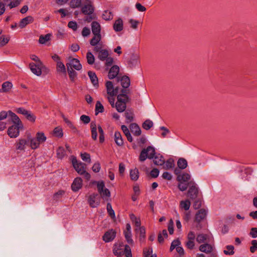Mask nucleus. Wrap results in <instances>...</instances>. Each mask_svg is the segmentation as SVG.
<instances>
[{"mask_svg": "<svg viewBox=\"0 0 257 257\" xmlns=\"http://www.w3.org/2000/svg\"><path fill=\"white\" fill-rule=\"evenodd\" d=\"M156 154L155 148L152 146H148L147 148L143 149L139 156V161L140 162L145 161L147 158L152 159L154 158V155Z\"/></svg>", "mask_w": 257, "mask_h": 257, "instance_id": "nucleus-4", "label": "nucleus"}, {"mask_svg": "<svg viewBox=\"0 0 257 257\" xmlns=\"http://www.w3.org/2000/svg\"><path fill=\"white\" fill-rule=\"evenodd\" d=\"M130 176L131 179L133 181H137L139 177V172L137 168L131 169L130 171Z\"/></svg>", "mask_w": 257, "mask_h": 257, "instance_id": "nucleus-33", "label": "nucleus"}, {"mask_svg": "<svg viewBox=\"0 0 257 257\" xmlns=\"http://www.w3.org/2000/svg\"><path fill=\"white\" fill-rule=\"evenodd\" d=\"M178 187L179 189L181 191H185L188 187H189V182L187 183L183 181H179Z\"/></svg>", "mask_w": 257, "mask_h": 257, "instance_id": "nucleus-51", "label": "nucleus"}, {"mask_svg": "<svg viewBox=\"0 0 257 257\" xmlns=\"http://www.w3.org/2000/svg\"><path fill=\"white\" fill-rule=\"evenodd\" d=\"M140 56L137 54H132L130 59L127 60V64L130 68L135 67L139 62Z\"/></svg>", "mask_w": 257, "mask_h": 257, "instance_id": "nucleus-11", "label": "nucleus"}, {"mask_svg": "<svg viewBox=\"0 0 257 257\" xmlns=\"http://www.w3.org/2000/svg\"><path fill=\"white\" fill-rule=\"evenodd\" d=\"M37 141L39 142L41 144L44 143L46 140V137L45 136L44 134L42 132H38L36 134V136Z\"/></svg>", "mask_w": 257, "mask_h": 257, "instance_id": "nucleus-48", "label": "nucleus"}, {"mask_svg": "<svg viewBox=\"0 0 257 257\" xmlns=\"http://www.w3.org/2000/svg\"><path fill=\"white\" fill-rule=\"evenodd\" d=\"M68 27L69 28L72 29L74 31H75L77 29L78 25L76 22L70 21L69 22V23L68 24Z\"/></svg>", "mask_w": 257, "mask_h": 257, "instance_id": "nucleus-63", "label": "nucleus"}, {"mask_svg": "<svg viewBox=\"0 0 257 257\" xmlns=\"http://www.w3.org/2000/svg\"><path fill=\"white\" fill-rule=\"evenodd\" d=\"M99 201L98 194L95 193L90 195L88 199L89 205L93 208L96 207L99 204Z\"/></svg>", "mask_w": 257, "mask_h": 257, "instance_id": "nucleus-10", "label": "nucleus"}, {"mask_svg": "<svg viewBox=\"0 0 257 257\" xmlns=\"http://www.w3.org/2000/svg\"><path fill=\"white\" fill-rule=\"evenodd\" d=\"M72 165L76 171L80 175H83L86 180H89L91 176L86 171V165L81 162H78L76 158L74 156H70Z\"/></svg>", "mask_w": 257, "mask_h": 257, "instance_id": "nucleus-1", "label": "nucleus"}, {"mask_svg": "<svg viewBox=\"0 0 257 257\" xmlns=\"http://www.w3.org/2000/svg\"><path fill=\"white\" fill-rule=\"evenodd\" d=\"M153 162L156 165L162 166L165 163L163 156L160 154L154 155Z\"/></svg>", "mask_w": 257, "mask_h": 257, "instance_id": "nucleus-23", "label": "nucleus"}, {"mask_svg": "<svg viewBox=\"0 0 257 257\" xmlns=\"http://www.w3.org/2000/svg\"><path fill=\"white\" fill-rule=\"evenodd\" d=\"M9 38L4 36L0 37V46L2 47L7 44L9 41Z\"/></svg>", "mask_w": 257, "mask_h": 257, "instance_id": "nucleus-62", "label": "nucleus"}, {"mask_svg": "<svg viewBox=\"0 0 257 257\" xmlns=\"http://www.w3.org/2000/svg\"><path fill=\"white\" fill-rule=\"evenodd\" d=\"M199 250L206 253H209L212 251V247L208 243H204L199 246Z\"/></svg>", "mask_w": 257, "mask_h": 257, "instance_id": "nucleus-30", "label": "nucleus"}, {"mask_svg": "<svg viewBox=\"0 0 257 257\" xmlns=\"http://www.w3.org/2000/svg\"><path fill=\"white\" fill-rule=\"evenodd\" d=\"M65 123L67 124V126L72 130L73 133H77L78 132L76 127L73 125V124L71 121H70L66 118H65Z\"/></svg>", "mask_w": 257, "mask_h": 257, "instance_id": "nucleus-55", "label": "nucleus"}, {"mask_svg": "<svg viewBox=\"0 0 257 257\" xmlns=\"http://www.w3.org/2000/svg\"><path fill=\"white\" fill-rule=\"evenodd\" d=\"M13 86V84L9 81H6L2 84V91L8 92L9 91Z\"/></svg>", "mask_w": 257, "mask_h": 257, "instance_id": "nucleus-46", "label": "nucleus"}, {"mask_svg": "<svg viewBox=\"0 0 257 257\" xmlns=\"http://www.w3.org/2000/svg\"><path fill=\"white\" fill-rule=\"evenodd\" d=\"M124 116L126 119V122L130 123L134 120V114L132 110L127 109L124 113Z\"/></svg>", "mask_w": 257, "mask_h": 257, "instance_id": "nucleus-29", "label": "nucleus"}, {"mask_svg": "<svg viewBox=\"0 0 257 257\" xmlns=\"http://www.w3.org/2000/svg\"><path fill=\"white\" fill-rule=\"evenodd\" d=\"M227 250H224L223 252L226 255H232L234 254V246L232 245H228L226 246Z\"/></svg>", "mask_w": 257, "mask_h": 257, "instance_id": "nucleus-53", "label": "nucleus"}, {"mask_svg": "<svg viewBox=\"0 0 257 257\" xmlns=\"http://www.w3.org/2000/svg\"><path fill=\"white\" fill-rule=\"evenodd\" d=\"M107 210L109 216L114 218L115 217V213L114 210L112 209L110 203H108L106 206Z\"/></svg>", "mask_w": 257, "mask_h": 257, "instance_id": "nucleus-57", "label": "nucleus"}, {"mask_svg": "<svg viewBox=\"0 0 257 257\" xmlns=\"http://www.w3.org/2000/svg\"><path fill=\"white\" fill-rule=\"evenodd\" d=\"M190 205L191 202L188 199L181 201L180 204V207L184 209L185 210H189Z\"/></svg>", "mask_w": 257, "mask_h": 257, "instance_id": "nucleus-44", "label": "nucleus"}, {"mask_svg": "<svg viewBox=\"0 0 257 257\" xmlns=\"http://www.w3.org/2000/svg\"><path fill=\"white\" fill-rule=\"evenodd\" d=\"M18 120H12L14 124L9 127L8 134L11 138H16L20 134V131L24 128L23 124L18 117Z\"/></svg>", "mask_w": 257, "mask_h": 257, "instance_id": "nucleus-2", "label": "nucleus"}, {"mask_svg": "<svg viewBox=\"0 0 257 257\" xmlns=\"http://www.w3.org/2000/svg\"><path fill=\"white\" fill-rule=\"evenodd\" d=\"M107 93L110 96L115 95L114 88L111 81H107L105 84Z\"/></svg>", "mask_w": 257, "mask_h": 257, "instance_id": "nucleus-22", "label": "nucleus"}, {"mask_svg": "<svg viewBox=\"0 0 257 257\" xmlns=\"http://www.w3.org/2000/svg\"><path fill=\"white\" fill-rule=\"evenodd\" d=\"M83 14L86 15H91L94 12V8L90 4V2L88 1V3L85 4L81 9Z\"/></svg>", "mask_w": 257, "mask_h": 257, "instance_id": "nucleus-16", "label": "nucleus"}, {"mask_svg": "<svg viewBox=\"0 0 257 257\" xmlns=\"http://www.w3.org/2000/svg\"><path fill=\"white\" fill-rule=\"evenodd\" d=\"M207 212L204 209H200L196 214L195 221L198 223L200 222L203 219L205 218Z\"/></svg>", "mask_w": 257, "mask_h": 257, "instance_id": "nucleus-19", "label": "nucleus"}, {"mask_svg": "<svg viewBox=\"0 0 257 257\" xmlns=\"http://www.w3.org/2000/svg\"><path fill=\"white\" fill-rule=\"evenodd\" d=\"M114 141L118 146H122L123 145V141L122 136L119 132H115L114 133Z\"/></svg>", "mask_w": 257, "mask_h": 257, "instance_id": "nucleus-31", "label": "nucleus"}, {"mask_svg": "<svg viewBox=\"0 0 257 257\" xmlns=\"http://www.w3.org/2000/svg\"><path fill=\"white\" fill-rule=\"evenodd\" d=\"M33 21V18L31 16H28L21 20L19 26L21 28L26 27L28 24L32 23Z\"/></svg>", "mask_w": 257, "mask_h": 257, "instance_id": "nucleus-28", "label": "nucleus"}, {"mask_svg": "<svg viewBox=\"0 0 257 257\" xmlns=\"http://www.w3.org/2000/svg\"><path fill=\"white\" fill-rule=\"evenodd\" d=\"M90 129L91 133L92 139L95 141L97 138V125L96 123L94 121H92L90 123Z\"/></svg>", "mask_w": 257, "mask_h": 257, "instance_id": "nucleus-27", "label": "nucleus"}, {"mask_svg": "<svg viewBox=\"0 0 257 257\" xmlns=\"http://www.w3.org/2000/svg\"><path fill=\"white\" fill-rule=\"evenodd\" d=\"M82 180L81 178L80 177H77L73 181V182L71 185V188L73 191L76 192L82 187Z\"/></svg>", "mask_w": 257, "mask_h": 257, "instance_id": "nucleus-17", "label": "nucleus"}, {"mask_svg": "<svg viewBox=\"0 0 257 257\" xmlns=\"http://www.w3.org/2000/svg\"><path fill=\"white\" fill-rule=\"evenodd\" d=\"M116 232L113 229L109 230L106 231L103 235V240L105 242H108L112 241L115 237Z\"/></svg>", "mask_w": 257, "mask_h": 257, "instance_id": "nucleus-13", "label": "nucleus"}, {"mask_svg": "<svg viewBox=\"0 0 257 257\" xmlns=\"http://www.w3.org/2000/svg\"><path fill=\"white\" fill-rule=\"evenodd\" d=\"M251 243L252 246L250 247V251L251 252L253 253L257 250V241L256 240H252Z\"/></svg>", "mask_w": 257, "mask_h": 257, "instance_id": "nucleus-64", "label": "nucleus"}, {"mask_svg": "<svg viewBox=\"0 0 257 257\" xmlns=\"http://www.w3.org/2000/svg\"><path fill=\"white\" fill-rule=\"evenodd\" d=\"M91 29L94 35H100V25L98 22L93 21L91 23Z\"/></svg>", "mask_w": 257, "mask_h": 257, "instance_id": "nucleus-21", "label": "nucleus"}, {"mask_svg": "<svg viewBox=\"0 0 257 257\" xmlns=\"http://www.w3.org/2000/svg\"><path fill=\"white\" fill-rule=\"evenodd\" d=\"M119 72V68L117 65L112 66L108 74V77L109 79H112L115 77H117V75Z\"/></svg>", "mask_w": 257, "mask_h": 257, "instance_id": "nucleus-14", "label": "nucleus"}, {"mask_svg": "<svg viewBox=\"0 0 257 257\" xmlns=\"http://www.w3.org/2000/svg\"><path fill=\"white\" fill-rule=\"evenodd\" d=\"M177 166L180 169H185L187 166L186 160L182 158L179 159L177 162Z\"/></svg>", "mask_w": 257, "mask_h": 257, "instance_id": "nucleus-39", "label": "nucleus"}, {"mask_svg": "<svg viewBox=\"0 0 257 257\" xmlns=\"http://www.w3.org/2000/svg\"><path fill=\"white\" fill-rule=\"evenodd\" d=\"M7 117H8L9 119H10L11 121L18 120V116L11 110H9L8 111H2L0 112L1 121L5 119Z\"/></svg>", "mask_w": 257, "mask_h": 257, "instance_id": "nucleus-8", "label": "nucleus"}, {"mask_svg": "<svg viewBox=\"0 0 257 257\" xmlns=\"http://www.w3.org/2000/svg\"><path fill=\"white\" fill-rule=\"evenodd\" d=\"M52 59L56 63V72L59 75L64 73V64L62 61L61 58L56 54L51 56Z\"/></svg>", "mask_w": 257, "mask_h": 257, "instance_id": "nucleus-6", "label": "nucleus"}, {"mask_svg": "<svg viewBox=\"0 0 257 257\" xmlns=\"http://www.w3.org/2000/svg\"><path fill=\"white\" fill-rule=\"evenodd\" d=\"M121 128L126 136L127 141L130 142H132L133 139L127 126L125 125H122Z\"/></svg>", "mask_w": 257, "mask_h": 257, "instance_id": "nucleus-32", "label": "nucleus"}, {"mask_svg": "<svg viewBox=\"0 0 257 257\" xmlns=\"http://www.w3.org/2000/svg\"><path fill=\"white\" fill-rule=\"evenodd\" d=\"M43 64L39 65V63H30L29 64V67L32 72L38 76H40L42 74L41 68Z\"/></svg>", "mask_w": 257, "mask_h": 257, "instance_id": "nucleus-12", "label": "nucleus"}, {"mask_svg": "<svg viewBox=\"0 0 257 257\" xmlns=\"http://www.w3.org/2000/svg\"><path fill=\"white\" fill-rule=\"evenodd\" d=\"M82 0H71L70 3V7L72 8H76L80 7Z\"/></svg>", "mask_w": 257, "mask_h": 257, "instance_id": "nucleus-56", "label": "nucleus"}, {"mask_svg": "<svg viewBox=\"0 0 257 257\" xmlns=\"http://www.w3.org/2000/svg\"><path fill=\"white\" fill-rule=\"evenodd\" d=\"M124 235L127 242L129 244H133V240L132 238V233L131 232L124 231Z\"/></svg>", "mask_w": 257, "mask_h": 257, "instance_id": "nucleus-58", "label": "nucleus"}, {"mask_svg": "<svg viewBox=\"0 0 257 257\" xmlns=\"http://www.w3.org/2000/svg\"><path fill=\"white\" fill-rule=\"evenodd\" d=\"M191 178V176L188 173H183L182 175H179L177 176V180L178 181H183L187 182Z\"/></svg>", "mask_w": 257, "mask_h": 257, "instance_id": "nucleus-37", "label": "nucleus"}, {"mask_svg": "<svg viewBox=\"0 0 257 257\" xmlns=\"http://www.w3.org/2000/svg\"><path fill=\"white\" fill-rule=\"evenodd\" d=\"M102 18L105 20H110L113 18L111 13L108 11H105L102 14Z\"/></svg>", "mask_w": 257, "mask_h": 257, "instance_id": "nucleus-54", "label": "nucleus"}, {"mask_svg": "<svg viewBox=\"0 0 257 257\" xmlns=\"http://www.w3.org/2000/svg\"><path fill=\"white\" fill-rule=\"evenodd\" d=\"M81 157L83 161L90 163L91 162L90 156L87 153H84L81 154Z\"/></svg>", "mask_w": 257, "mask_h": 257, "instance_id": "nucleus-59", "label": "nucleus"}, {"mask_svg": "<svg viewBox=\"0 0 257 257\" xmlns=\"http://www.w3.org/2000/svg\"><path fill=\"white\" fill-rule=\"evenodd\" d=\"M115 107L118 112H122L125 110L126 104L125 103H121L116 102L115 104Z\"/></svg>", "mask_w": 257, "mask_h": 257, "instance_id": "nucleus-41", "label": "nucleus"}, {"mask_svg": "<svg viewBox=\"0 0 257 257\" xmlns=\"http://www.w3.org/2000/svg\"><path fill=\"white\" fill-rule=\"evenodd\" d=\"M108 56V52L107 50L103 49L98 54V58L101 61H104Z\"/></svg>", "mask_w": 257, "mask_h": 257, "instance_id": "nucleus-38", "label": "nucleus"}, {"mask_svg": "<svg viewBox=\"0 0 257 257\" xmlns=\"http://www.w3.org/2000/svg\"><path fill=\"white\" fill-rule=\"evenodd\" d=\"M113 29L115 32H120L123 29V22L121 18L116 20L113 26Z\"/></svg>", "mask_w": 257, "mask_h": 257, "instance_id": "nucleus-25", "label": "nucleus"}, {"mask_svg": "<svg viewBox=\"0 0 257 257\" xmlns=\"http://www.w3.org/2000/svg\"><path fill=\"white\" fill-rule=\"evenodd\" d=\"M69 62L67 63V68H72L75 69L76 70H80L82 69V65L80 63V61L76 58H72L71 57L68 58Z\"/></svg>", "mask_w": 257, "mask_h": 257, "instance_id": "nucleus-9", "label": "nucleus"}, {"mask_svg": "<svg viewBox=\"0 0 257 257\" xmlns=\"http://www.w3.org/2000/svg\"><path fill=\"white\" fill-rule=\"evenodd\" d=\"M16 112L23 114L25 117L31 122H35L36 119V116L30 111L27 110L23 107H20L16 109Z\"/></svg>", "mask_w": 257, "mask_h": 257, "instance_id": "nucleus-7", "label": "nucleus"}, {"mask_svg": "<svg viewBox=\"0 0 257 257\" xmlns=\"http://www.w3.org/2000/svg\"><path fill=\"white\" fill-rule=\"evenodd\" d=\"M174 167L175 164L174 160L172 158H170L166 162L165 165L163 168L166 170H169L174 168Z\"/></svg>", "mask_w": 257, "mask_h": 257, "instance_id": "nucleus-40", "label": "nucleus"}, {"mask_svg": "<svg viewBox=\"0 0 257 257\" xmlns=\"http://www.w3.org/2000/svg\"><path fill=\"white\" fill-rule=\"evenodd\" d=\"M67 69L70 79L72 82H74L77 77V73L72 68L68 67Z\"/></svg>", "mask_w": 257, "mask_h": 257, "instance_id": "nucleus-35", "label": "nucleus"}, {"mask_svg": "<svg viewBox=\"0 0 257 257\" xmlns=\"http://www.w3.org/2000/svg\"><path fill=\"white\" fill-rule=\"evenodd\" d=\"M130 130L134 136H139L141 134V130L138 124L136 123L131 124Z\"/></svg>", "mask_w": 257, "mask_h": 257, "instance_id": "nucleus-20", "label": "nucleus"}, {"mask_svg": "<svg viewBox=\"0 0 257 257\" xmlns=\"http://www.w3.org/2000/svg\"><path fill=\"white\" fill-rule=\"evenodd\" d=\"M53 135L58 138L62 137L63 135L62 128L59 126L55 127L53 131Z\"/></svg>", "mask_w": 257, "mask_h": 257, "instance_id": "nucleus-49", "label": "nucleus"}, {"mask_svg": "<svg viewBox=\"0 0 257 257\" xmlns=\"http://www.w3.org/2000/svg\"><path fill=\"white\" fill-rule=\"evenodd\" d=\"M198 194V188L196 184L193 180L189 182V190L187 192V196L191 199L194 200L197 197Z\"/></svg>", "mask_w": 257, "mask_h": 257, "instance_id": "nucleus-5", "label": "nucleus"}, {"mask_svg": "<svg viewBox=\"0 0 257 257\" xmlns=\"http://www.w3.org/2000/svg\"><path fill=\"white\" fill-rule=\"evenodd\" d=\"M21 2V0H13V1L10 2V3L8 4V6L10 7V9L15 8L20 4Z\"/></svg>", "mask_w": 257, "mask_h": 257, "instance_id": "nucleus-61", "label": "nucleus"}, {"mask_svg": "<svg viewBox=\"0 0 257 257\" xmlns=\"http://www.w3.org/2000/svg\"><path fill=\"white\" fill-rule=\"evenodd\" d=\"M30 141V146L32 149H36L38 148L40 144H41L37 141V139L36 138H28V142Z\"/></svg>", "mask_w": 257, "mask_h": 257, "instance_id": "nucleus-34", "label": "nucleus"}, {"mask_svg": "<svg viewBox=\"0 0 257 257\" xmlns=\"http://www.w3.org/2000/svg\"><path fill=\"white\" fill-rule=\"evenodd\" d=\"M28 143V140L25 139H21L18 140L15 144V147L17 150L24 151L26 148V146Z\"/></svg>", "mask_w": 257, "mask_h": 257, "instance_id": "nucleus-15", "label": "nucleus"}, {"mask_svg": "<svg viewBox=\"0 0 257 257\" xmlns=\"http://www.w3.org/2000/svg\"><path fill=\"white\" fill-rule=\"evenodd\" d=\"M128 97L126 94H120L117 96V102L118 103H126L128 101Z\"/></svg>", "mask_w": 257, "mask_h": 257, "instance_id": "nucleus-36", "label": "nucleus"}, {"mask_svg": "<svg viewBox=\"0 0 257 257\" xmlns=\"http://www.w3.org/2000/svg\"><path fill=\"white\" fill-rule=\"evenodd\" d=\"M153 122L150 119L146 120L142 124V127L146 130H150L153 126Z\"/></svg>", "mask_w": 257, "mask_h": 257, "instance_id": "nucleus-45", "label": "nucleus"}, {"mask_svg": "<svg viewBox=\"0 0 257 257\" xmlns=\"http://www.w3.org/2000/svg\"><path fill=\"white\" fill-rule=\"evenodd\" d=\"M207 235L205 234H199L196 237V241L199 243H204L206 241Z\"/></svg>", "mask_w": 257, "mask_h": 257, "instance_id": "nucleus-50", "label": "nucleus"}, {"mask_svg": "<svg viewBox=\"0 0 257 257\" xmlns=\"http://www.w3.org/2000/svg\"><path fill=\"white\" fill-rule=\"evenodd\" d=\"M50 37H51V34H47L44 36L41 35L39 37V42L40 44H44L47 42H48V41L50 40Z\"/></svg>", "mask_w": 257, "mask_h": 257, "instance_id": "nucleus-43", "label": "nucleus"}, {"mask_svg": "<svg viewBox=\"0 0 257 257\" xmlns=\"http://www.w3.org/2000/svg\"><path fill=\"white\" fill-rule=\"evenodd\" d=\"M86 58L87 63L90 65H92L95 60L94 57L92 53L90 52H88L86 54Z\"/></svg>", "mask_w": 257, "mask_h": 257, "instance_id": "nucleus-52", "label": "nucleus"}, {"mask_svg": "<svg viewBox=\"0 0 257 257\" xmlns=\"http://www.w3.org/2000/svg\"><path fill=\"white\" fill-rule=\"evenodd\" d=\"M101 39V35H94V37L91 39L90 44L91 46H96L100 41Z\"/></svg>", "mask_w": 257, "mask_h": 257, "instance_id": "nucleus-42", "label": "nucleus"}, {"mask_svg": "<svg viewBox=\"0 0 257 257\" xmlns=\"http://www.w3.org/2000/svg\"><path fill=\"white\" fill-rule=\"evenodd\" d=\"M113 252L115 255L120 256L125 254L126 257H132L131 247L128 245H115L113 249Z\"/></svg>", "mask_w": 257, "mask_h": 257, "instance_id": "nucleus-3", "label": "nucleus"}, {"mask_svg": "<svg viewBox=\"0 0 257 257\" xmlns=\"http://www.w3.org/2000/svg\"><path fill=\"white\" fill-rule=\"evenodd\" d=\"M137 233L139 234L140 240L141 242L144 241L146 237V229L145 227L142 226L136 229Z\"/></svg>", "mask_w": 257, "mask_h": 257, "instance_id": "nucleus-26", "label": "nucleus"}, {"mask_svg": "<svg viewBox=\"0 0 257 257\" xmlns=\"http://www.w3.org/2000/svg\"><path fill=\"white\" fill-rule=\"evenodd\" d=\"M103 106L99 101H97L95 104V115H97L98 113L103 112Z\"/></svg>", "mask_w": 257, "mask_h": 257, "instance_id": "nucleus-47", "label": "nucleus"}, {"mask_svg": "<svg viewBox=\"0 0 257 257\" xmlns=\"http://www.w3.org/2000/svg\"><path fill=\"white\" fill-rule=\"evenodd\" d=\"M152 249H149L147 250V249L144 250V257H157V255L156 254H152Z\"/></svg>", "mask_w": 257, "mask_h": 257, "instance_id": "nucleus-60", "label": "nucleus"}, {"mask_svg": "<svg viewBox=\"0 0 257 257\" xmlns=\"http://www.w3.org/2000/svg\"><path fill=\"white\" fill-rule=\"evenodd\" d=\"M88 75L90 78L91 83L95 87L98 86V80L97 77L95 74V73L89 71L88 72Z\"/></svg>", "mask_w": 257, "mask_h": 257, "instance_id": "nucleus-24", "label": "nucleus"}, {"mask_svg": "<svg viewBox=\"0 0 257 257\" xmlns=\"http://www.w3.org/2000/svg\"><path fill=\"white\" fill-rule=\"evenodd\" d=\"M117 81L121 82V85L123 88H127L130 85V78L124 75L121 78L119 77H117Z\"/></svg>", "mask_w": 257, "mask_h": 257, "instance_id": "nucleus-18", "label": "nucleus"}]
</instances>
